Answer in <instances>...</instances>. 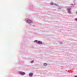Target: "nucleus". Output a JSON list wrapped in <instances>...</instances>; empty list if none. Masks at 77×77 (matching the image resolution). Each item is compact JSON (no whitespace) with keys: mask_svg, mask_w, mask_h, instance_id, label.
Segmentation results:
<instances>
[{"mask_svg":"<svg viewBox=\"0 0 77 77\" xmlns=\"http://www.w3.org/2000/svg\"><path fill=\"white\" fill-rule=\"evenodd\" d=\"M50 4L51 5H53V2H51V3Z\"/></svg>","mask_w":77,"mask_h":77,"instance_id":"obj_8","label":"nucleus"},{"mask_svg":"<svg viewBox=\"0 0 77 77\" xmlns=\"http://www.w3.org/2000/svg\"><path fill=\"white\" fill-rule=\"evenodd\" d=\"M54 5L55 6H57V4H54Z\"/></svg>","mask_w":77,"mask_h":77,"instance_id":"obj_10","label":"nucleus"},{"mask_svg":"<svg viewBox=\"0 0 77 77\" xmlns=\"http://www.w3.org/2000/svg\"><path fill=\"white\" fill-rule=\"evenodd\" d=\"M71 5H74V4H71Z\"/></svg>","mask_w":77,"mask_h":77,"instance_id":"obj_13","label":"nucleus"},{"mask_svg":"<svg viewBox=\"0 0 77 77\" xmlns=\"http://www.w3.org/2000/svg\"><path fill=\"white\" fill-rule=\"evenodd\" d=\"M44 66H47V63H44L43 64Z\"/></svg>","mask_w":77,"mask_h":77,"instance_id":"obj_6","label":"nucleus"},{"mask_svg":"<svg viewBox=\"0 0 77 77\" xmlns=\"http://www.w3.org/2000/svg\"><path fill=\"white\" fill-rule=\"evenodd\" d=\"M75 21H77V18H75Z\"/></svg>","mask_w":77,"mask_h":77,"instance_id":"obj_11","label":"nucleus"},{"mask_svg":"<svg viewBox=\"0 0 77 77\" xmlns=\"http://www.w3.org/2000/svg\"><path fill=\"white\" fill-rule=\"evenodd\" d=\"M74 77H77V75H75L74 76Z\"/></svg>","mask_w":77,"mask_h":77,"instance_id":"obj_12","label":"nucleus"},{"mask_svg":"<svg viewBox=\"0 0 77 77\" xmlns=\"http://www.w3.org/2000/svg\"><path fill=\"white\" fill-rule=\"evenodd\" d=\"M71 8H72V6H71L68 8V13L69 14H72V12H71Z\"/></svg>","mask_w":77,"mask_h":77,"instance_id":"obj_1","label":"nucleus"},{"mask_svg":"<svg viewBox=\"0 0 77 77\" xmlns=\"http://www.w3.org/2000/svg\"><path fill=\"white\" fill-rule=\"evenodd\" d=\"M37 43L38 44H42V42L41 41H38L37 42Z\"/></svg>","mask_w":77,"mask_h":77,"instance_id":"obj_4","label":"nucleus"},{"mask_svg":"<svg viewBox=\"0 0 77 77\" xmlns=\"http://www.w3.org/2000/svg\"><path fill=\"white\" fill-rule=\"evenodd\" d=\"M26 22L28 23V24H30L32 23V21L30 19H28L26 21Z\"/></svg>","mask_w":77,"mask_h":77,"instance_id":"obj_2","label":"nucleus"},{"mask_svg":"<svg viewBox=\"0 0 77 77\" xmlns=\"http://www.w3.org/2000/svg\"><path fill=\"white\" fill-rule=\"evenodd\" d=\"M74 5H75V4H74Z\"/></svg>","mask_w":77,"mask_h":77,"instance_id":"obj_14","label":"nucleus"},{"mask_svg":"<svg viewBox=\"0 0 77 77\" xmlns=\"http://www.w3.org/2000/svg\"><path fill=\"white\" fill-rule=\"evenodd\" d=\"M34 62V60L32 61L31 62V63H33Z\"/></svg>","mask_w":77,"mask_h":77,"instance_id":"obj_9","label":"nucleus"},{"mask_svg":"<svg viewBox=\"0 0 77 77\" xmlns=\"http://www.w3.org/2000/svg\"><path fill=\"white\" fill-rule=\"evenodd\" d=\"M35 42H36V43H38V40H35L34 41Z\"/></svg>","mask_w":77,"mask_h":77,"instance_id":"obj_7","label":"nucleus"},{"mask_svg":"<svg viewBox=\"0 0 77 77\" xmlns=\"http://www.w3.org/2000/svg\"><path fill=\"white\" fill-rule=\"evenodd\" d=\"M29 75L30 76V77H31V76H32V75H33V73H29Z\"/></svg>","mask_w":77,"mask_h":77,"instance_id":"obj_5","label":"nucleus"},{"mask_svg":"<svg viewBox=\"0 0 77 77\" xmlns=\"http://www.w3.org/2000/svg\"><path fill=\"white\" fill-rule=\"evenodd\" d=\"M19 73L21 74V75H24V74H25V72H19Z\"/></svg>","mask_w":77,"mask_h":77,"instance_id":"obj_3","label":"nucleus"}]
</instances>
